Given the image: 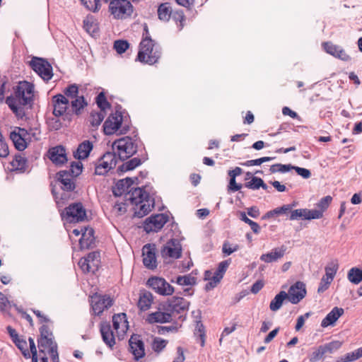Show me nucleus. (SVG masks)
Segmentation results:
<instances>
[{"instance_id": "8fccbe9b", "label": "nucleus", "mask_w": 362, "mask_h": 362, "mask_svg": "<svg viewBox=\"0 0 362 362\" xmlns=\"http://www.w3.org/2000/svg\"><path fill=\"white\" fill-rule=\"evenodd\" d=\"M339 269V264L337 261L329 263L325 268L326 276L334 279L337 270Z\"/></svg>"}, {"instance_id": "052dcab7", "label": "nucleus", "mask_w": 362, "mask_h": 362, "mask_svg": "<svg viewBox=\"0 0 362 362\" xmlns=\"http://www.w3.org/2000/svg\"><path fill=\"white\" fill-rule=\"evenodd\" d=\"M325 355V352L322 346H320L317 349H316L311 354L309 360L310 362H317L320 361L324 356Z\"/></svg>"}, {"instance_id": "5701e85b", "label": "nucleus", "mask_w": 362, "mask_h": 362, "mask_svg": "<svg viewBox=\"0 0 362 362\" xmlns=\"http://www.w3.org/2000/svg\"><path fill=\"white\" fill-rule=\"evenodd\" d=\"M130 351L135 360H139L145 356L144 344L138 336H132L129 340Z\"/></svg>"}, {"instance_id": "a19ab883", "label": "nucleus", "mask_w": 362, "mask_h": 362, "mask_svg": "<svg viewBox=\"0 0 362 362\" xmlns=\"http://www.w3.org/2000/svg\"><path fill=\"white\" fill-rule=\"evenodd\" d=\"M347 278L352 284H358L362 281V270L357 267H352L348 272Z\"/></svg>"}, {"instance_id": "f704fd0d", "label": "nucleus", "mask_w": 362, "mask_h": 362, "mask_svg": "<svg viewBox=\"0 0 362 362\" xmlns=\"http://www.w3.org/2000/svg\"><path fill=\"white\" fill-rule=\"evenodd\" d=\"M83 28L91 35H95L99 30L98 23L92 16H88L83 20Z\"/></svg>"}, {"instance_id": "412c9836", "label": "nucleus", "mask_w": 362, "mask_h": 362, "mask_svg": "<svg viewBox=\"0 0 362 362\" xmlns=\"http://www.w3.org/2000/svg\"><path fill=\"white\" fill-rule=\"evenodd\" d=\"M49 159L56 165H62L67 161L66 149L62 146L50 148L47 153Z\"/></svg>"}, {"instance_id": "39448f33", "label": "nucleus", "mask_w": 362, "mask_h": 362, "mask_svg": "<svg viewBox=\"0 0 362 362\" xmlns=\"http://www.w3.org/2000/svg\"><path fill=\"white\" fill-rule=\"evenodd\" d=\"M189 306V302L182 297L173 296L165 303L163 310L171 314V318H182L186 315Z\"/></svg>"}, {"instance_id": "4c0bfd02", "label": "nucleus", "mask_w": 362, "mask_h": 362, "mask_svg": "<svg viewBox=\"0 0 362 362\" xmlns=\"http://www.w3.org/2000/svg\"><path fill=\"white\" fill-rule=\"evenodd\" d=\"M38 348L40 353L48 352L52 347L57 346L52 337H43L37 339Z\"/></svg>"}, {"instance_id": "4468645a", "label": "nucleus", "mask_w": 362, "mask_h": 362, "mask_svg": "<svg viewBox=\"0 0 362 362\" xmlns=\"http://www.w3.org/2000/svg\"><path fill=\"white\" fill-rule=\"evenodd\" d=\"M66 218L69 222H81L86 219V211L81 202L71 204L65 209Z\"/></svg>"}, {"instance_id": "13d9d810", "label": "nucleus", "mask_w": 362, "mask_h": 362, "mask_svg": "<svg viewBox=\"0 0 362 362\" xmlns=\"http://www.w3.org/2000/svg\"><path fill=\"white\" fill-rule=\"evenodd\" d=\"M332 281L333 279L332 278L324 275L321 279L320 285L317 288V292L321 293L327 290Z\"/></svg>"}, {"instance_id": "a878e982", "label": "nucleus", "mask_w": 362, "mask_h": 362, "mask_svg": "<svg viewBox=\"0 0 362 362\" xmlns=\"http://www.w3.org/2000/svg\"><path fill=\"white\" fill-rule=\"evenodd\" d=\"M9 165L11 171L23 173L27 170L28 159L23 154L17 153L13 156Z\"/></svg>"}, {"instance_id": "864d4df0", "label": "nucleus", "mask_w": 362, "mask_h": 362, "mask_svg": "<svg viewBox=\"0 0 362 362\" xmlns=\"http://www.w3.org/2000/svg\"><path fill=\"white\" fill-rule=\"evenodd\" d=\"M292 168H293V166L290 164L284 165V164H281V163H277V164L272 165L270 167L269 170H270L271 173H284L289 171Z\"/></svg>"}, {"instance_id": "bb28decb", "label": "nucleus", "mask_w": 362, "mask_h": 362, "mask_svg": "<svg viewBox=\"0 0 362 362\" xmlns=\"http://www.w3.org/2000/svg\"><path fill=\"white\" fill-rule=\"evenodd\" d=\"M100 331L103 341L107 346L112 349L115 344V338L110 325L107 322L101 323Z\"/></svg>"}, {"instance_id": "aec40b11", "label": "nucleus", "mask_w": 362, "mask_h": 362, "mask_svg": "<svg viewBox=\"0 0 362 362\" xmlns=\"http://www.w3.org/2000/svg\"><path fill=\"white\" fill-rule=\"evenodd\" d=\"M322 218V212L308 209H298L291 211L289 219L294 220H312Z\"/></svg>"}, {"instance_id": "0eeeda50", "label": "nucleus", "mask_w": 362, "mask_h": 362, "mask_svg": "<svg viewBox=\"0 0 362 362\" xmlns=\"http://www.w3.org/2000/svg\"><path fill=\"white\" fill-rule=\"evenodd\" d=\"M109 11L115 19H127L132 16L134 6L129 0H111Z\"/></svg>"}, {"instance_id": "37998d69", "label": "nucleus", "mask_w": 362, "mask_h": 362, "mask_svg": "<svg viewBox=\"0 0 362 362\" xmlns=\"http://www.w3.org/2000/svg\"><path fill=\"white\" fill-rule=\"evenodd\" d=\"M175 282L180 286H194L197 283V279L191 273L187 275L177 276Z\"/></svg>"}, {"instance_id": "2eb2a0df", "label": "nucleus", "mask_w": 362, "mask_h": 362, "mask_svg": "<svg viewBox=\"0 0 362 362\" xmlns=\"http://www.w3.org/2000/svg\"><path fill=\"white\" fill-rule=\"evenodd\" d=\"M117 164L115 153L107 152L105 153L98 161L95 173L99 175H103L114 168Z\"/></svg>"}, {"instance_id": "79ce46f5", "label": "nucleus", "mask_w": 362, "mask_h": 362, "mask_svg": "<svg viewBox=\"0 0 362 362\" xmlns=\"http://www.w3.org/2000/svg\"><path fill=\"white\" fill-rule=\"evenodd\" d=\"M105 112L104 111H93L90 113L89 121L92 127H98L105 117Z\"/></svg>"}, {"instance_id": "680f3d73", "label": "nucleus", "mask_w": 362, "mask_h": 362, "mask_svg": "<svg viewBox=\"0 0 362 362\" xmlns=\"http://www.w3.org/2000/svg\"><path fill=\"white\" fill-rule=\"evenodd\" d=\"M272 157H262L255 160H249L244 163H240L241 165L244 166H252V165H260L262 163L272 160Z\"/></svg>"}, {"instance_id": "4be33fe9", "label": "nucleus", "mask_w": 362, "mask_h": 362, "mask_svg": "<svg viewBox=\"0 0 362 362\" xmlns=\"http://www.w3.org/2000/svg\"><path fill=\"white\" fill-rule=\"evenodd\" d=\"M143 263L144 266L150 269H154L157 267V261L155 252V248L150 244L144 246L143 250Z\"/></svg>"}, {"instance_id": "473e14b6", "label": "nucleus", "mask_w": 362, "mask_h": 362, "mask_svg": "<svg viewBox=\"0 0 362 362\" xmlns=\"http://www.w3.org/2000/svg\"><path fill=\"white\" fill-rule=\"evenodd\" d=\"M153 301V295L148 291H144L139 295L137 306L141 311H146L151 308Z\"/></svg>"}, {"instance_id": "09e8293b", "label": "nucleus", "mask_w": 362, "mask_h": 362, "mask_svg": "<svg viewBox=\"0 0 362 362\" xmlns=\"http://www.w3.org/2000/svg\"><path fill=\"white\" fill-rule=\"evenodd\" d=\"M96 103L100 108L99 111H104L110 107V103L107 102L104 93H100L96 97Z\"/></svg>"}, {"instance_id": "f03ea898", "label": "nucleus", "mask_w": 362, "mask_h": 362, "mask_svg": "<svg viewBox=\"0 0 362 362\" xmlns=\"http://www.w3.org/2000/svg\"><path fill=\"white\" fill-rule=\"evenodd\" d=\"M162 55L160 45L153 40L149 35L147 25L144 26L143 38L139 44L137 59L144 64H156Z\"/></svg>"}, {"instance_id": "ddd939ff", "label": "nucleus", "mask_w": 362, "mask_h": 362, "mask_svg": "<svg viewBox=\"0 0 362 362\" xmlns=\"http://www.w3.org/2000/svg\"><path fill=\"white\" fill-rule=\"evenodd\" d=\"M168 220L169 216L165 214L151 215L144 222V230L148 233L158 232L164 226Z\"/></svg>"}, {"instance_id": "f3484780", "label": "nucleus", "mask_w": 362, "mask_h": 362, "mask_svg": "<svg viewBox=\"0 0 362 362\" xmlns=\"http://www.w3.org/2000/svg\"><path fill=\"white\" fill-rule=\"evenodd\" d=\"M123 120V116L120 112L116 111L111 114L103 124V131L106 135H112L116 133L120 128Z\"/></svg>"}, {"instance_id": "49530a36", "label": "nucleus", "mask_w": 362, "mask_h": 362, "mask_svg": "<svg viewBox=\"0 0 362 362\" xmlns=\"http://www.w3.org/2000/svg\"><path fill=\"white\" fill-rule=\"evenodd\" d=\"M141 164V160L139 158H133L124 163L121 166L122 171L132 170Z\"/></svg>"}, {"instance_id": "e2e57ef3", "label": "nucleus", "mask_w": 362, "mask_h": 362, "mask_svg": "<svg viewBox=\"0 0 362 362\" xmlns=\"http://www.w3.org/2000/svg\"><path fill=\"white\" fill-rule=\"evenodd\" d=\"M127 211V206L125 203H116L112 208V213L116 216L124 214Z\"/></svg>"}, {"instance_id": "3c124183", "label": "nucleus", "mask_w": 362, "mask_h": 362, "mask_svg": "<svg viewBox=\"0 0 362 362\" xmlns=\"http://www.w3.org/2000/svg\"><path fill=\"white\" fill-rule=\"evenodd\" d=\"M332 201V197L329 195L326 196L322 198L319 202L317 204V207L320 209H315L317 211L322 212V217L323 216V213L329 207V204Z\"/></svg>"}, {"instance_id": "9d476101", "label": "nucleus", "mask_w": 362, "mask_h": 362, "mask_svg": "<svg viewBox=\"0 0 362 362\" xmlns=\"http://www.w3.org/2000/svg\"><path fill=\"white\" fill-rule=\"evenodd\" d=\"M100 264V255L98 252H92L78 261V266L83 273H95Z\"/></svg>"}, {"instance_id": "69168bd1", "label": "nucleus", "mask_w": 362, "mask_h": 362, "mask_svg": "<svg viewBox=\"0 0 362 362\" xmlns=\"http://www.w3.org/2000/svg\"><path fill=\"white\" fill-rule=\"evenodd\" d=\"M357 359H358V358L357 355L356 354V350H355L352 352L347 353L344 356L339 358L336 362H353V361H356Z\"/></svg>"}, {"instance_id": "b1692460", "label": "nucleus", "mask_w": 362, "mask_h": 362, "mask_svg": "<svg viewBox=\"0 0 362 362\" xmlns=\"http://www.w3.org/2000/svg\"><path fill=\"white\" fill-rule=\"evenodd\" d=\"M87 105L88 103L83 95H80L74 99L70 100L69 112L71 113V117L73 115H81Z\"/></svg>"}, {"instance_id": "c03bdc74", "label": "nucleus", "mask_w": 362, "mask_h": 362, "mask_svg": "<svg viewBox=\"0 0 362 362\" xmlns=\"http://www.w3.org/2000/svg\"><path fill=\"white\" fill-rule=\"evenodd\" d=\"M78 86L74 83L68 86L64 90H63V94L65 95V97L69 99V101L70 100L74 99L76 97H78Z\"/></svg>"}, {"instance_id": "c85d7f7f", "label": "nucleus", "mask_w": 362, "mask_h": 362, "mask_svg": "<svg viewBox=\"0 0 362 362\" xmlns=\"http://www.w3.org/2000/svg\"><path fill=\"white\" fill-rule=\"evenodd\" d=\"M286 251V247L284 245L280 247H275L271 252L262 254L260 256V260L266 263L276 262L284 256Z\"/></svg>"}, {"instance_id": "a211bd4d", "label": "nucleus", "mask_w": 362, "mask_h": 362, "mask_svg": "<svg viewBox=\"0 0 362 362\" xmlns=\"http://www.w3.org/2000/svg\"><path fill=\"white\" fill-rule=\"evenodd\" d=\"M27 132L24 128L16 127L15 129L11 132L10 139L12 140L15 148L20 151H24L28 143H30L27 138Z\"/></svg>"}, {"instance_id": "de8ad7c7", "label": "nucleus", "mask_w": 362, "mask_h": 362, "mask_svg": "<svg viewBox=\"0 0 362 362\" xmlns=\"http://www.w3.org/2000/svg\"><path fill=\"white\" fill-rule=\"evenodd\" d=\"M13 341L16 344V345L18 346V348L21 351L24 357H25V358L30 357V351L28 349L27 341L25 340L18 337L17 339H15Z\"/></svg>"}, {"instance_id": "5fc2aeb1", "label": "nucleus", "mask_w": 362, "mask_h": 362, "mask_svg": "<svg viewBox=\"0 0 362 362\" xmlns=\"http://www.w3.org/2000/svg\"><path fill=\"white\" fill-rule=\"evenodd\" d=\"M129 44L127 40H119L114 42V48L116 52L121 54L128 49Z\"/></svg>"}, {"instance_id": "f257e3e1", "label": "nucleus", "mask_w": 362, "mask_h": 362, "mask_svg": "<svg viewBox=\"0 0 362 362\" xmlns=\"http://www.w3.org/2000/svg\"><path fill=\"white\" fill-rule=\"evenodd\" d=\"M13 95L8 96L6 99V103L9 108L18 116H23V107H32L35 88L34 85L27 81H19L13 88Z\"/></svg>"}, {"instance_id": "6e6552de", "label": "nucleus", "mask_w": 362, "mask_h": 362, "mask_svg": "<svg viewBox=\"0 0 362 362\" xmlns=\"http://www.w3.org/2000/svg\"><path fill=\"white\" fill-rule=\"evenodd\" d=\"M52 113L56 117H62L63 119H71L69 112V102L65 95L57 94L52 98Z\"/></svg>"}, {"instance_id": "7ed1b4c3", "label": "nucleus", "mask_w": 362, "mask_h": 362, "mask_svg": "<svg viewBox=\"0 0 362 362\" xmlns=\"http://www.w3.org/2000/svg\"><path fill=\"white\" fill-rule=\"evenodd\" d=\"M128 199L135 206L134 215L141 218L147 215L154 207V199L144 189L136 187L129 191Z\"/></svg>"}, {"instance_id": "72a5a7b5", "label": "nucleus", "mask_w": 362, "mask_h": 362, "mask_svg": "<svg viewBox=\"0 0 362 362\" xmlns=\"http://www.w3.org/2000/svg\"><path fill=\"white\" fill-rule=\"evenodd\" d=\"M93 148V144L89 141L82 142L78 146L74 156L78 160L86 158Z\"/></svg>"}, {"instance_id": "c9c22d12", "label": "nucleus", "mask_w": 362, "mask_h": 362, "mask_svg": "<svg viewBox=\"0 0 362 362\" xmlns=\"http://www.w3.org/2000/svg\"><path fill=\"white\" fill-rule=\"evenodd\" d=\"M223 277L218 274L214 272L212 273L211 271L207 270L204 273V279L209 281L206 284V289L211 290L216 287L217 284L221 281Z\"/></svg>"}, {"instance_id": "ea45409f", "label": "nucleus", "mask_w": 362, "mask_h": 362, "mask_svg": "<svg viewBox=\"0 0 362 362\" xmlns=\"http://www.w3.org/2000/svg\"><path fill=\"white\" fill-rule=\"evenodd\" d=\"M287 293L282 291H280L271 301L269 304V308L272 311H276L280 309L283 302L287 298Z\"/></svg>"}, {"instance_id": "dca6fc26", "label": "nucleus", "mask_w": 362, "mask_h": 362, "mask_svg": "<svg viewBox=\"0 0 362 362\" xmlns=\"http://www.w3.org/2000/svg\"><path fill=\"white\" fill-rule=\"evenodd\" d=\"M147 284L153 290L160 295L170 296L174 293V288L163 278H149Z\"/></svg>"}, {"instance_id": "20e7f679", "label": "nucleus", "mask_w": 362, "mask_h": 362, "mask_svg": "<svg viewBox=\"0 0 362 362\" xmlns=\"http://www.w3.org/2000/svg\"><path fill=\"white\" fill-rule=\"evenodd\" d=\"M137 143L129 136H124L115 141L112 144L113 153L121 160H126L137 151Z\"/></svg>"}, {"instance_id": "a18cd8bd", "label": "nucleus", "mask_w": 362, "mask_h": 362, "mask_svg": "<svg viewBox=\"0 0 362 362\" xmlns=\"http://www.w3.org/2000/svg\"><path fill=\"white\" fill-rule=\"evenodd\" d=\"M168 344V341L160 337H155L153 339L151 347L152 349L156 353H160Z\"/></svg>"}, {"instance_id": "e433bc0d", "label": "nucleus", "mask_w": 362, "mask_h": 362, "mask_svg": "<svg viewBox=\"0 0 362 362\" xmlns=\"http://www.w3.org/2000/svg\"><path fill=\"white\" fill-rule=\"evenodd\" d=\"M133 184L131 178H125L119 180L115 187L113 188V194L115 196H121L123 193L127 192L129 187Z\"/></svg>"}, {"instance_id": "774afa93", "label": "nucleus", "mask_w": 362, "mask_h": 362, "mask_svg": "<svg viewBox=\"0 0 362 362\" xmlns=\"http://www.w3.org/2000/svg\"><path fill=\"white\" fill-rule=\"evenodd\" d=\"M230 263V259L221 262L218 264V268L215 272L218 274L219 275H221L222 277H223V275H224L225 272H226Z\"/></svg>"}, {"instance_id": "393cba45", "label": "nucleus", "mask_w": 362, "mask_h": 362, "mask_svg": "<svg viewBox=\"0 0 362 362\" xmlns=\"http://www.w3.org/2000/svg\"><path fill=\"white\" fill-rule=\"evenodd\" d=\"M95 243L94 230L90 227H84L81 237L79 239L81 250L90 248Z\"/></svg>"}, {"instance_id": "423d86ee", "label": "nucleus", "mask_w": 362, "mask_h": 362, "mask_svg": "<svg viewBox=\"0 0 362 362\" xmlns=\"http://www.w3.org/2000/svg\"><path fill=\"white\" fill-rule=\"evenodd\" d=\"M82 171V165L78 163L76 165H71V172L61 170L57 173L56 177L57 182L61 185V188L65 191H73L75 189L74 175H79Z\"/></svg>"}, {"instance_id": "6ab92c4d", "label": "nucleus", "mask_w": 362, "mask_h": 362, "mask_svg": "<svg viewBox=\"0 0 362 362\" xmlns=\"http://www.w3.org/2000/svg\"><path fill=\"white\" fill-rule=\"evenodd\" d=\"M305 284L302 281H297L292 285L287 293V298L293 304L298 303L306 295Z\"/></svg>"}, {"instance_id": "2f4dec72", "label": "nucleus", "mask_w": 362, "mask_h": 362, "mask_svg": "<svg viewBox=\"0 0 362 362\" xmlns=\"http://www.w3.org/2000/svg\"><path fill=\"white\" fill-rule=\"evenodd\" d=\"M174 9L170 3L160 4L157 10L158 19L163 22L169 21Z\"/></svg>"}, {"instance_id": "bf43d9fd", "label": "nucleus", "mask_w": 362, "mask_h": 362, "mask_svg": "<svg viewBox=\"0 0 362 362\" xmlns=\"http://www.w3.org/2000/svg\"><path fill=\"white\" fill-rule=\"evenodd\" d=\"M240 247L238 244H230L228 241H225L223 244L222 252L226 255H230L233 252H236L239 250Z\"/></svg>"}, {"instance_id": "f8f14e48", "label": "nucleus", "mask_w": 362, "mask_h": 362, "mask_svg": "<svg viewBox=\"0 0 362 362\" xmlns=\"http://www.w3.org/2000/svg\"><path fill=\"white\" fill-rule=\"evenodd\" d=\"M182 248L179 240H168L160 250L161 257L164 259H177L182 257Z\"/></svg>"}, {"instance_id": "c756f323", "label": "nucleus", "mask_w": 362, "mask_h": 362, "mask_svg": "<svg viewBox=\"0 0 362 362\" xmlns=\"http://www.w3.org/2000/svg\"><path fill=\"white\" fill-rule=\"evenodd\" d=\"M113 327L118 333H125L128 329V321L125 313H119L112 317Z\"/></svg>"}, {"instance_id": "603ef678", "label": "nucleus", "mask_w": 362, "mask_h": 362, "mask_svg": "<svg viewBox=\"0 0 362 362\" xmlns=\"http://www.w3.org/2000/svg\"><path fill=\"white\" fill-rule=\"evenodd\" d=\"M342 345V343L339 341H332L329 343L322 345L324 351L326 354H332L334 351L338 350Z\"/></svg>"}, {"instance_id": "1a4fd4ad", "label": "nucleus", "mask_w": 362, "mask_h": 362, "mask_svg": "<svg viewBox=\"0 0 362 362\" xmlns=\"http://www.w3.org/2000/svg\"><path fill=\"white\" fill-rule=\"evenodd\" d=\"M93 315L99 316L105 310L108 309L113 305V300L107 295H100L95 293L89 296Z\"/></svg>"}, {"instance_id": "58836bf2", "label": "nucleus", "mask_w": 362, "mask_h": 362, "mask_svg": "<svg viewBox=\"0 0 362 362\" xmlns=\"http://www.w3.org/2000/svg\"><path fill=\"white\" fill-rule=\"evenodd\" d=\"M170 19L175 23L179 31L182 30L186 22V18L182 10L174 9Z\"/></svg>"}, {"instance_id": "cd10ccee", "label": "nucleus", "mask_w": 362, "mask_h": 362, "mask_svg": "<svg viewBox=\"0 0 362 362\" xmlns=\"http://www.w3.org/2000/svg\"><path fill=\"white\" fill-rule=\"evenodd\" d=\"M170 315L166 310L163 312L158 310L148 314L146 321L149 324L170 322L173 320Z\"/></svg>"}, {"instance_id": "0e129e2a", "label": "nucleus", "mask_w": 362, "mask_h": 362, "mask_svg": "<svg viewBox=\"0 0 362 362\" xmlns=\"http://www.w3.org/2000/svg\"><path fill=\"white\" fill-rule=\"evenodd\" d=\"M260 180V177H252L250 181L245 184V187L253 190L258 189L260 188V185L262 184Z\"/></svg>"}, {"instance_id": "338daca9", "label": "nucleus", "mask_w": 362, "mask_h": 362, "mask_svg": "<svg viewBox=\"0 0 362 362\" xmlns=\"http://www.w3.org/2000/svg\"><path fill=\"white\" fill-rule=\"evenodd\" d=\"M27 132V138L30 142L32 139L39 140L40 136V130L37 128H30L29 129H26Z\"/></svg>"}, {"instance_id": "9b49d317", "label": "nucleus", "mask_w": 362, "mask_h": 362, "mask_svg": "<svg viewBox=\"0 0 362 362\" xmlns=\"http://www.w3.org/2000/svg\"><path fill=\"white\" fill-rule=\"evenodd\" d=\"M30 66L44 81H48L53 76L51 64L42 58L33 57Z\"/></svg>"}, {"instance_id": "4d7b16f0", "label": "nucleus", "mask_w": 362, "mask_h": 362, "mask_svg": "<svg viewBox=\"0 0 362 362\" xmlns=\"http://www.w3.org/2000/svg\"><path fill=\"white\" fill-rule=\"evenodd\" d=\"M322 47L327 53L336 57L339 46L333 44L332 42H326L322 44Z\"/></svg>"}, {"instance_id": "7c9ffc66", "label": "nucleus", "mask_w": 362, "mask_h": 362, "mask_svg": "<svg viewBox=\"0 0 362 362\" xmlns=\"http://www.w3.org/2000/svg\"><path fill=\"white\" fill-rule=\"evenodd\" d=\"M344 313L341 308L334 307L322 320L321 326L327 327L333 325Z\"/></svg>"}, {"instance_id": "6e6d98bb", "label": "nucleus", "mask_w": 362, "mask_h": 362, "mask_svg": "<svg viewBox=\"0 0 362 362\" xmlns=\"http://www.w3.org/2000/svg\"><path fill=\"white\" fill-rule=\"evenodd\" d=\"M82 4L90 11L96 12L100 7V0H81Z\"/></svg>"}]
</instances>
